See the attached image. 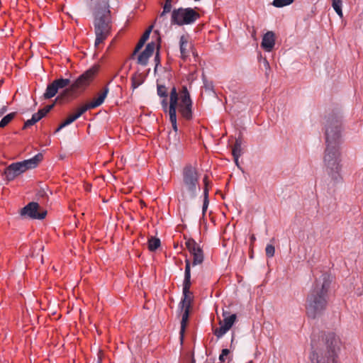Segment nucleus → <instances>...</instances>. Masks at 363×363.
Returning <instances> with one entry per match:
<instances>
[{"label": "nucleus", "mask_w": 363, "mask_h": 363, "mask_svg": "<svg viewBox=\"0 0 363 363\" xmlns=\"http://www.w3.org/2000/svg\"><path fill=\"white\" fill-rule=\"evenodd\" d=\"M331 283V277L323 273L313 284L306 298L307 315L313 319L320 316L328 304V293Z\"/></svg>", "instance_id": "1"}, {"label": "nucleus", "mask_w": 363, "mask_h": 363, "mask_svg": "<svg viewBox=\"0 0 363 363\" xmlns=\"http://www.w3.org/2000/svg\"><path fill=\"white\" fill-rule=\"evenodd\" d=\"M164 113L177 115V111L186 120L192 118V100L189 92H157Z\"/></svg>", "instance_id": "2"}, {"label": "nucleus", "mask_w": 363, "mask_h": 363, "mask_svg": "<svg viewBox=\"0 0 363 363\" xmlns=\"http://www.w3.org/2000/svg\"><path fill=\"white\" fill-rule=\"evenodd\" d=\"M323 345L314 350L311 354L312 363H337L338 355L342 342L338 335L333 332L325 334Z\"/></svg>", "instance_id": "3"}, {"label": "nucleus", "mask_w": 363, "mask_h": 363, "mask_svg": "<svg viewBox=\"0 0 363 363\" xmlns=\"http://www.w3.org/2000/svg\"><path fill=\"white\" fill-rule=\"evenodd\" d=\"M109 0H99L95 12V46H99L110 35L111 29V12L109 11Z\"/></svg>", "instance_id": "4"}, {"label": "nucleus", "mask_w": 363, "mask_h": 363, "mask_svg": "<svg viewBox=\"0 0 363 363\" xmlns=\"http://www.w3.org/2000/svg\"><path fill=\"white\" fill-rule=\"evenodd\" d=\"M191 285V262L189 259H186L184 279L183 281V298L179 306L182 312L181 328L179 332L182 342L183 341L186 327L189 320L190 308L192 302V294L190 291Z\"/></svg>", "instance_id": "5"}, {"label": "nucleus", "mask_w": 363, "mask_h": 363, "mask_svg": "<svg viewBox=\"0 0 363 363\" xmlns=\"http://www.w3.org/2000/svg\"><path fill=\"white\" fill-rule=\"evenodd\" d=\"M340 150V145H326L323 157L326 172L335 184L341 182L342 179L340 174L341 158Z\"/></svg>", "instance_id": "6"}, {"label": "nucleus", "mask_w": 363, "mask_h": 363, "mask_svg": "<svg viewBox=\"0 0 363 363\" xmlns=\"http://www.w3.org/2000/svg\"><path fill=\"white\" fill-rule=\"evenodd\" d=\"M342 121L339 113L329 114L325 122L326 145H340L342 143Z\"/></svg>", "instance_id": "7"}, {"label": "nucleus", "mask_w": 363, "mask_h": 363, "mask_svg": "<svg viewBox=\"0 0 363 363\" xmlns=\"http://www.w3.org/2000/svg\"><path fill=\"white\" fill-rule=\"evenodd\" d=\"M42 159L43 155L38 153L29 160L11 164L4 171L6 179L8 181H12L17 176L25 172L26 170L36 167Z\"/></svg>", "instance_id": "8"}, {"label": "nucleus", "mask_w": 363, "mask_h": 363, "mask_svg": "<svg viewBox=\"0 0 363 363\" xmlns=\"http://www.w3.org/2000/svg\"><path fill=\"white\" fill-rule=\"evenodd\" d=\"M183 185L191 198H195L197 191L200 190L199 185V174L197 170L191 164L184 167L182 171Z\"/></svg>", "instance_id": "9"}, {"label": "nucleus", "mask_w": 363, "mask_h": 363, "mask_svg": "<svg viewBox=\"0 0 363 363\" xmlns=\"http://www.w3.org/2000/svg\"><path fill=\"white\" fill-rule=\"evenodd\" d=\"M100 69L99 65H94L77 77H72L71 91L87 88L97 75Z\"/></svg>", "instance_id": "10"}, {"label": "nucleus", "mask_w": 363, "mask_h": 363, "mask_svg": "<svg viewBox=\"0 0 363 363\" xmlns=\"http://www.w3.org/2000/svg\"><path fill=\"white\" fill-rule=\"evenodd\" d=\"M200 18V14L191 8H179L172 13V23L179 26L191 24Z\"/></svg>", "instance_id": "11"}, {"label": "nucleus", "mask_w": 363, "mask_h": 363, "mask_svg": "<svg viewBox=\"0 0 363 363\" xmlns=\"http://www.w3.org/2000/svg\"><path fill=\"white\" fill-rule=\"evenodd\" d=\"M21 215L31 219H43L47 215V211L40 208L36 202H30L25 207L21 208Z\"/></svg>", "instance_id": "12"}, {"label": "nucleus", "mask_w": 363, "mask_h": 363, "mask_svg": "<svg viewBox=\"0 0 363 363\" xmlns=\"http://www.w3.org/2000/svg\"><path fill=\"white\" fill-rule=\"evenodd\" d=\"M186 247L193 256L194 266L201 264L203 262V252L201 247L194 239H188L185 242Z\"/></svg>", "instance_id": "13"}, {"label": "nucleus", "mask_w": 363, "mask_h": 363, "mask_svg": "<svg viewBox=\"0 0 363 363\" xmlns=\"http://www.w3.org/2000/svg\"><path fill=\"white\" fill-rule=\"evenodd\" d=\"M227 312H223V320L220 321V326L214 330V335L220 338L223 337L233 326L236 320L235 314L227 315Z\"/></svg>", "instance_id": "14"}, {"label": "nucleus", "mask_w": 363, "mask_h": 363, "mask_svg": "<svg viewBox=\"0 0 363 363\" xmlns=\"http://www.w3.org/2000/svg\"><path fill=\"white\" fill-rule=\"evenodd\" d=\"M72 80L70 79H58L54 80L52 83L48 85L45 91H58L59 89H65L67 86L71 89ZM65 91H69L66 89Z\"/></svg>", "instance_id": "15"}, {"label": "nucleus", "mask_w": 363, "mask_h": 363, "mask_svg": "<svg viewBox=\"0 0 363 363\" xmlns=\"http://www.w3.org/2000/svg\"><path fill=\"white\" fill-rule=\"evenodd\" d=\"M155 49V44L154 43H148L145 50L138 55V63L142 65H146L149 57L153 54Z\"/></svg>", "instance_id": "16"}, {"label": "nucleus", "mask_w": 363, "mask_h": 363, "mask_svg": "<svg viewBox=\"0 0 363 363\" xmlns=\"http://www.w3.org/2000/svg\"><path fill=\"white\" fill-rule=\"evenodd\" d=\"M275 45L274 34L272 31L267 32L262 38L261 46L267 52H270Z\"/></svg>", "instance_id": "17"}, {"label": "nucleus", "mask_w": 363, "mask_h": 363, "mask_svg": "<svg viewBox=\"0 0 363 363\" xmlns=\"http://www.w3.org/2000/svg\"><path fill=\"white\" fill-rule=\"evenodd\" d=\"M180 53L183 60H185L189 55L191 50V45L189 43L188 39L186 36L182 35L179 40Z\"/></svg>", "instance_id": "18"}, {"label": "nucleus", "mask_w": 363, "mask_h": 363, "mask_svg": "<svg viewBox=\"0 0 363 363\" xmlns=\"http://www.w3.org/2000/svg\"><path fill=\"white\" fill-rule=\"evenodd\" d=\"M107 94L108 92H101L99 96L93 98L92 100L87 102L86 104L89 110L101 106L104 103L105 99L107 97Z\"/></svg>", "instance_id": "19"}, {"label": "nucleus", "mask_w": 363, "mask_h": 363, "mask_svg": "<svg viewBox=\"0 0 363 363\" xmlns=\"http://www.w3.org/2000/svg\"><path fill=\"white\" fill-rule=\"evenodd\" d=\"M152 28L153 26L152 25L145 31V33L140 38L139 42L138 43L136 47L135 48L133 55H136L140 51V50L143 47L144 44L150 37V34L152 30Z\"/></svg>", "instance_id": "20"}, {"label": "nucleus", "mask_w": 363, "mask_h": 363, "mask_svg": "<svg viewBox=\"0 0 363 363\" xmlns=\"http://www.w3.org/2000/svg\"><path fill=\"white\" fill-rule=\"evenodd\" d=\"M232 154L234 157L236 164H238V159L242 154V140L240 138H237L235 145L232 150Z\"/></svg>", "instance_id": "21"}, {"label": "nucleus", "mask_w": 363, "mask_h": 363, "mask_svg": "<svg viewBox=\"0 0 363 363\" xmlns=\"http://www.w3.org/2000/svg\"><path fill=\"white\" fill-rule=\"evenodd\" d=\"M55 106V103L45 106L44 108L40 109L37 113L32 116L33 121L37 123L43 118Z\"/></svg>", "instance_id": "22"}, {"label": "nucleus", "mask_w": 363, "mask_h": 363, "mask_svg": "<svg viewBox=\"0 0 363 363\" xmlns=\"http://www.w3.org/2000/svg\"><path fill=\"white\" fill-rule=\"evenodd\" d=\"M71 99L70 92H60V94L56 97L55 103L62 104L69 101Z\"/></svg>", "instance_id": "23"}, {"label": "nucleus", "mask_w": 363, "mask_h": 363, "mask_svg": "<svg viewBox=\"0 0 363 363\" xmlns=\"http://www.w3.org/2000/svg\"><path fill=\"white\" fill-rule=\"evenodd\" d=\"M160 246V240L157 238L151 237L148 240V249L150 251H155Z\"/></svg>", "instance_id": "24"}, {"label": "nucleus", "mask_w": 363, "mask_h": 363, "mask_svg": "<svg viewBox=\"0 0 363 363\" xmlns=\"http://www.w3.org/2000/svg\"><path fill=\"white\" fill-rule=\"evenodd\" d=\"M77 120V118L75 117V116L74 114H71L69 115L60 125L59 127L56 129L55 130V133H57L59 132L61 129H62L63 128H65V126L71 124L72 123H73L74 121H75Z\"/></svg>", "instance_id": "25"}, {"label": "nucleus", "mask_w": 363, "mask_h": 363, "mask_svg": "<svg viewBox=\"0 0 363 363\" xmlns=\"http://www.w3.org/2000/svg\"><path fill=\"white\" fill-rule=\"evenodd\" d=\"M332 6L337 14L342 18L343 16L342 11V0H332Z\"/></svg>", "instance_id": "26"}, {"label": "nucleus", "mask_w": 363, "mask_h": 363, "mask_svg": "<svg viewBox=\"0 0 363 363\" xmlns=\"http://www.w3.org/2000/svg\"><path fill=\"white\" fill-rule=\"evenodd\" d=\"M16 113H11L4 116L0 121V128H4L14 118Z\"/></svg>", "instance_id": "27"}, {"label": "nucleus", "mask_w": 363, "mask_h": 363, "mask_svg": "<svg viewBox=\"0 0 363 363\" xmlns=\"http://www.w3.org/2000/svg\"><path fill=\"white\" fill-rule=\"evenodd\" d=\"M172 9V0H166L165 4L163 6V11L160 15L159 20L162 18L166 13H169Z\"/></svg>", "instance_id": "28"}, {"label": "nucleus", "mask_w": 363, "mask_h": 363, "mask_svg": "<svg viewBox=\"0 0 363 363\" xmlns=\"http://www.w3.org/2000/svg\"><path fill=\"white\" fill-rule=\"evenodd\" d=\"M294 2V0H274L273 5L275 7L281 8L285 6L290 5Z\"/></svg>", "instance_id": "29"}, {"label": "nucleus", "mask_w": 363, "mask_h": 363, "mask_svg": "<svg viewBox=\"0 0 363 363\" xmlns=\"http://www.w3.org/2000/svg\"><path fill=\"white\" fill-rule=\"evenodd\" d=\"M89 110L86 104H84L80 108H79L75 113H73L75 117L79 118L83 113H84L86 111Z\"/></svg>", "instance_id": "30"}, {"label": "nucleus", "mask_w": 363, "mask_h": 363, "mask_svg": "<svg viewBox=\"0 0 363 363\" xmlns=\"http://www.w3.org/2000/svg\"><path fill=\"white\" fill-rule=\"evenodd\" d=\"M266 255L268 257H272L275 253V248L272 245H267L265 248Z\"/></svg>", "instance_id": "31"}, {"label": "nucleus", "mask_w": 363, "mask_h": 363, "mask_svg": "<svg viewBox=\"0 0 363 363\" xmlns=\"http://www.w3.org/2000/svg\"><path fill=\"white\" fill-rule=\"evenodd\" d=\"M163 89L167 90L170 89V91H176V88L174 86L169 87L161 83L160 80L157 81V91H162Z\"/></svg>", "instance_id": "32"}, {"label": "nucleus", "mask_w": 363, "mask_h": 363, "mask_svg": "<svg viewBox=\"0 0 363 363\" xmlns=\"http://www.w3.org/2000/svg\"><path fill=\"white\" fill-rule=\"evenodd\" d=\"M169 121L172 123V128L174 131H177V115L169 114Z\"/></svg>", "instance_id": "33"}, {"label": "nucleus", "mask_w": 363, "mask_h": 363, "mask_svg": "<svg viewBox=\"0 0 363 363\" xmlns=\"http://www.w3.org/2000/svg\"><path fill=\"white\" fill-rule=\"evenodd\" d=\"M203 183H204V188H203V196H205V191L206 189L207 192V196H208V192L210 189V182L208 181V178L207 175H205L203 177Z\"/></svg>", "instance_id": "34"}, {"label": "nucleus", "mask_w": 363, "mask_h": 363, "mask_svg": "<svg viewBox=\"0 0 363 363\" xmlns=\"http://www.w3.org/2000/svg\"><path fill=\"white\" fill-rule=\"evenodd\" d=\"M207 191L206 190L205 191V196H203V208H202V211H203V213L204 214L208 208V203H209V200H208V196H207Z\"/></svg>", "instance_id": "35"}, {"label": "nucleus", "mask_w": 363, "mask_h": 363, "mask_svg": "<svg viewBox=\"0 0 363 363\" xmlns=\"http://www.w3.org/2000/svg\"><path fill=\"white\" fill-rule=\"evenodd\" d=\"M141 84V79L139 77L133 78L132 87L136 89Z\"/></svg>", "instance_id": "36"}, {"label": "nucleus", "mask_w": 363, "mask_h": 363, "mask_svg": "<svg viewBox=\"0 0 363 363\" xmlns=\"http://www.w3.org/2000/svg\"><path fill=\"white\" fill-rule=\"evenodd\" d=\"M230 353L228 349H223L221 352V354L219 356V360L221 362H224L225 357L227 356Z\"/></svg>", "instance_id": "37"}, {"label": "nucleus", "mask_w": 363, "mask_h": 363, "mask_svg": "<svg viewBox=\"0 0 363 363\" xmlns=\"http://www.w3.org/2000/svg\"><path fill=\"white\" fill-rule=\"evenodd\" d=\"M57 92H45L43 94V98L45 99H48L54 97Z\"/></svg>", "instance_id": "38"}, {"label": "nucleus", "mask_w": 363, "mask_h": 363, "mask_svg": "<svg viewBox=\"0 0 363 363\" xmlns=\"http://www.w3.org/2000/svg\"><path fill=\"white\" fill-rule=\"evenodd\" d=\"M204 87L206 91H211L213 89V85L212 82H204Z\"/></svg>", "instance_id": "39"}, {"label": "nucleus", "mask_w": 363, "mask_h": 363, "mask_svg": "<svg viewBox=\"0 0 363 363\" xmlns=\"http://www.w3.org/2000/svg\"><path fill=\"white\" fill-rule=\"evenodd\" d=\"M35 123L33 121V119L30 118V119H29V120H28L27 121L25 122L24 125H23V128L24 129L27 128L29 126L34 125Z\"/></svg>", "instance_id": "40"}, {"label": "nucleus", "mask_w": 363, "mask_h": 363, "mask_svg": "<svg viewBox=\"0 0 363 363\" xmlns=\"http://www.w3.org/2000/svg\"><path fill=\"white\" fill-rule=\"evenodd\" d=\"M251 35L254 39H256V29L255 27L252 28V30H250Z\"/></svg>", "instance_id": "41"}, {"label": "nucleus", "mask_w": 363, "mask_h": 363, "mask_svg": "<svg viewBox=\"0 0 363 363\" xmlns=\"http://www.w3.org/2000/svg\"><path fill=\"white\" fill-rule=\"evenodd\" d=\"M6 111V106H4L1 109H0V116H1Z\"/></svg>", "instance_id": "42"}, {"label": "nucleus", "mask_w": 363, "mask_h": 363, "mask_svg": "<svg viewBox=\"0 0 363 363\" xmlns=\"http://www.w3.org/2000/svg\"><path fill=\"white\" fill-rule=\"evenodd\" d=\"M250 240H251L252 244L254 243V242L256 240V238H255V235H251Z\"/></svg>", "instance_id": "43"}, {"label": "nucleus", "mask_w": 363, "mask_h": 363, "mask_svg": "<svg viewBox=\"0 0 363 363\" xmlns=\"http://www.w3.org/2000/svg\"><path fill=\"white\" fill-rule=\"evenodd\" d=\"M158 57H159V52L157 51V53H156V56H155V60H156L158 59Z\"/></svg>", "instance_id": "44"}, {"label": "nucleus", "mask_w": 363, "mask_h": 363, "mask_svg": "<svg viewBox=\"0 0 363 363\" xmlns=\"http://www.w3.org/2000/svg\"><path fill=\"white\" fill-rule=\"evenodd\" d=\"M264 63H265L266 66L269 67V63H268V62L267 60H265Z\"/></svg>", "instance_id": "45"}, {"label": "nucleus", "mask_w": 363, "mask_h": 363, "mask_svg": "<svg viewBox=\"0 0 363 363\" xmlns=\"http://www.w3.org/2000/svg\"><path fill=\"white\" fill-rule=\"evenodd\" d=\"M182 91H187V88L186 86H184Z\"/></svg>", "instance_id": "46"}, {"label": "nucleus", "mask_w": 363, "mask_h": 363, "mask_svg": "<svg viewBox=\"0 0 363 363\" xmlns=\"http://www.w3.org/2000/svg\"><path fill=\"white\" fill-rule=\"evenodd\" d=\"M312 347H314V340H312Z\"/></svg>", "instance_id": "47"}]
</instances>
